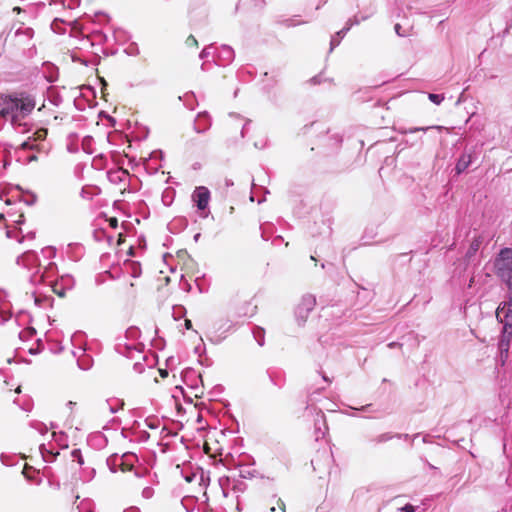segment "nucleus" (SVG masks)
I'll use <instances>...</instances> for the list:
<instances>
[{
  "label": "nucleus",
  "mask_w": 512,
  "mask_h": 512,
  "mask_svg": "<svg viewBox=\"0 0 512 512\" xmlns=\"http://www.w3.org/2000/svg\"><path fill=\"white\" fill-rule=\"evenodd\" d=\"M36 101L33 95L26 92L2 94L0 96V117L9 122L19 133L29 131L26 118L35 109Z\"/></svg>",
  "instance_id": "1"
},
{
  "label": "nucleus",
  "mask_w": 512,
  "mask_h": 512,
  "mask_svg": "<svg viewBox=\"0 0 512 512\" xmlns=\"http://www.w3.org/2000/svg\"><path fill=\"white\" fill-rule=\"evenodd\" d=\"M9 47L13 56L19 61L31 62L38 54L34 29L25 22H19L14 26Z\"/></svg>",
  "instance_id": "2"
},
{
  "label": "nucleus",
  "mask_w": 512,
  "mask_h": 512,
  "mask_svg": "<svg viewBox=\"0 0 512 512\" xmlns=\"http://www.w3.org/2000/svg\"><path fill=\"white\" fill-rule=\"evenodd\" d=\"M17 264L30 272L29 281L34 286L49 280L57 269L53 262H49L43 267L40 257L35 251L24 252L17 258Z\"/></svg>",
  "instance_id": "3"
},
{
  "label": "nucleus",
  "mask_w": 512,
  "mask_h": 512,
  "mask_svg": "<svg viewBox=\"0 0 512 512\" xmlns=\"http://www.w3.org/2000/svg\"><path fill=\"white\" fill-rule=\"evenodd\" d=\"M181 378L183 383L190 390V395L185 392L182 386H176V392L181 393L189 402H192V397L201 398L203 396L204 385L200 373L193 368H186L182 371Z\"/></svg>",
  "instance_id": "4"
},
{
  "label": "nucleus",
  "mask_w": 512,
  "mask_h": 512,
  "mask_svg": "<svg viewBox=\"0 0 512 512\" xmlns=\"http://www.w3.org/2000/svg\"><path fill=\"white\" fill-rule=\"evenodd\" d=\"M497 275L507 284L512 286V249L503 248L495 259Z\"/></svg>",
  "instance_id": "5"
},
{
  "label": "nucleus",
  "mask_w": 512,
  "mask_h": 512,
  "mask_svg": "<svg viewBox=\"0 0 512 512\" xmlns=\"http://www.w3.org/2000/svg\"><path fill=\"white\" fill-rule=\"evenodd\" d=\"M71 341L73 345L75 346L76 343L78 344L77 347H75V350L72 351L73 356L77 359V365L81 370H89L93 366V358L86 353V349L82 347L83 342V334L81 332L75 333Z\"/></svg>",
  "instance_id": "6"
},
{
  "label": "nucleus",
  "mask_w": 512,
  "mask_h": 512,
  "mask_svg": "<svg viewBox=\"0 0 512 512\" xmlns=\"http://www.w3.org/2000/svg\"><path fill=\"white\" fill-rule=\"evenodd\" d=\"M234 327L235 323L229 319H221L215 322L209 340L214 344L221 343L227 337V333L233 330Z\"/></svg>",
  "instance_id": "7"
},
{
  "label": "nucleus",
  "mask_w": 512,
  "mask_h": 512,
  "mask_svg": "<svg viewBox=\"0 0 512 512\" xmlns=\"http://www.w3.org/2000/svg\"><path fill=\"white\" fill-rule=\"evenodd\" d=\"M315 305L316 298L313 295L307 294L302 297L295 309V317L299 325H303L306 322L309 313L314 309Z\"/></svg>",
  "instance_id": "8"
},
{
  "label": "nucleus",
  "mask_w": 512,
  "mask_h": 512,
  "mask_svg": "<svg viewBox=\"0 0 512 512\" xmlns=\"http://www.w3.org/2000/svg\"><path fill=\"white\" fill-rule=\"evenodd\" d=\"M192 198L200 211V217H208L209 211L206 210L210 200V191L204 186H199L194 190Z\"/></svg>",
  "instance_id": "9"
},
{
  "label": "nucleus",
  "mask_w": 512,
  "mask_h": 512,
  "mask_svg": "<svg viewBox=\"0 0 512 512\" xmlns=\"http://www.w3.org/2000/svg\"><path fill=\"white\" fill-rule=\"evenodd\" d=\"M134 455L124 454L122 456H118L117 454L111 455L107 458L106 464L109 470L112 473L118 471V469L122 471H128L133 468V464L129 463L130 459H133Z\"/></svg>",
  "instance_id": "10"
},
{
  "label": "nucleus",
  "mask_w": 512,
  "mask_h": 512,
  "mask_svg": "<svg viewBox=\"0 0 512 512\" xmlns=\"http://www.w3.org/2000/svg\"><path fill=\"white\" fill-rule=\"evenodd\" d=\"M143 347V344L140 342L130 341L128 344H125V338L118 337L116 339L115 348L117 352L128 358H134L135 354H141Z\"/></svg>",
  "instance_id": "11"
},
{
  "label": "nucleus",
  "mask_w": 512,
  "mask_h": 512,
  "mask_svg": "<svg viewBox=\"0 0 512 512\" xmlns=\"http://www.w3.org/2000/svg\"><path fill=\"white\" fill-rule=\"evenodd\" d=\"M503 328L498 342L501 360L504 362L508 358L510 342L512 339V323H502Z\"/></svg>",
  "instance_id": "12"
},
{
  "label": "nucleus",
  "mask_w": 512,
  "mask_h": 512,
  "mask_svg": "<svg viewBox=\"0 0 512 512\" xmlns=\"http://www.w3.org/2000/svg\"><path fill=\"white\" fill-rule=\"evenodd\" d=\"M496 318L500 323H512V285L508 287L507 300L496 309Z\"/></svg>",
  "instance_id": "13"
},
{
  "label": "nucleus",
  "mask_w": 512,
  "mask_h": 512,
  "mask_svg": "<svg viewBox=\"0 0 512 512\" xmlns=\"http://www.w3.org/2000/svg\"><path fill=\"white\" fill-rule=\"evenodd\" d=\"M51 290L58 296L64 297L67 290H71L74 286V279L70 275H63L59 280H49Z\"/></svg>",
  "instance_id": "14"
},
{
  "label": "nucleus",
  "mask_w": 512,
  "mask_h": 512,
  "mask_svg": "<svg viewBox=\"0 0 512 512\" xmlns=\"http://www.w3.org/2000/svg\"><path fill=\"white\" fill-rule=\"evenodd\" d=\"M44 5L42 3L35 4V5H29L25 8L15 7L13 10L16 11L18 14L23 13L22 21L27 24L29 22V19H36L39 14V10L43 8Z\"/></svg>",
  "instance_id": "15"
},
{
  "label": "nucleus",
  "mask_w": 512,
  "mask_h": 512,
  "mask_svg": "<svg viewBox=\"0 0 512 512\" xmlns=\"http://www.w3.org/2000/svg\"><path fill=\"white\" fill-rule=\"evenodd\" d=\"M234 50L228 45H222L216 55V63L221 66L230 64L234 59Z\"/></svg>",
  "instance_id": "16"
},
{
  "label": "nucleus",
  "mask_w": 512,
  "mask_h": 512,
  "mask_svg": "<svg viewBox=\"0 0 512 512\" xmlns=\"http://www.w3.org/2000/svg\"><path fill=\"white\" fill-rule=\"evenodd\" d=\"M26 296L28 299L33 300L35 306L39 308H46L52 304V298L40 293L37 289L33 290L31 293L27 292Z\"/></svg>",
  "instance_id": "17"
},
{
  "label": "nucleus",
  "mask_w": 512,
  "mask_h": 512,
  "mask_svg": "<svg viewBox=\"0 0 512 512\" xmlns=\"http://www.w3.org/2000/svg\"><path fill=\"white\" fill-rule=\"evenodd\" d=\"M211 126V118L207 112H200L194 122V130L197 133H204Z\"/></svg>",
  "instance_id": "18"
},
{
  "label": "nucleus",
  "mask_w": 512,
  "mask_h": 512,
  "mask_svg": "<svg viewBox=\"0 0 512 512\" xmlns=\"http://www.w3.org/2000/svg\"><path fill=\"white\" fill-rule=\"evenodd\" d=\"M372 14L373 11H371V13L368 15H363L361 17H359L358 15H354L353 17L349 18L346 22L345 27L337 32V36L344 37L352 26L360 24L362 21L368 19Z\"/></svg>",
  "instance_id": "19"
},
{
  "label": "nucleus",
  "mask_w": 512,
  "mask_h": 512,
  "mask_svg": "<svg viewBox=\"0 0 512 512\" xmlns=\"http://www.w3.org/2000/svg\"><path fill=\"white\" fill-rule=\"evenodd\" d=\"M39 450L44 461L46 462H53L59 454V452L55 450V448L50 443L48 445L41 444Z\"/></svg>",
  "instance_id": "20"
},
{
  "label": "nucleus",
  "mask_w": 512,
  "mask_h": 512,
  "mask_svg": "<svg viewBox=\"0 0 512 512\" xmlns=\"http://www.w3.org/2000/svg\"><path fill=\"white\" fill-rule=\"evenodd\" d=\"M472 154L471 153H464L461 155V157L458 159L455 171L457 174L463 173L472 163Z\"/></svg>",
  "instance_id": "21"
},
{
  "label": "nucleus",
  "mask_w": 512,
  "mask_h": 512,
  "mask_svg": "<svg viewBox=\"0 0 512 512\" xmlns=\"http://www.w3.org/2000/svg\"><path fill=\"white\" fill-rule=\"evenodd\" d=\"M124 270L133 278H138L142 274L141 265L136 261H126L124 263Z\"/></svg>",
  "instance_id": "22"
},
{
  "label": "nucleus",
  "mask_w": 512,
  "mask_h": 512,
  "mask_svg": "<svg viewBox=\"0 0 512 512\" xmlns=\"http://www.w3.org/2000/svg\"><path fill=\"white\" fill-rule=\"evenodd\" d=\"M100 193V189L93 185H86L83 186L80 191L81 198L85 200H92L94 196L98 195Z\"/></svg>",
  "instance_id": "23"
},
{
  "label": "nucleus",
  "mask_w": 512,
  "mask_h": 512,
  "mask_svg": "<svg viewBox=\"0 0 512 512\" xmlns=\"http://www.w3.org/2000/svg\"><path fill=\"white\" fill-rule=\"evenodd\" d=\"M402 436H404L405 438L408 437L407 434L405 435H401V434H392V433H383V434H380L374 438L371 439V442H374L376 444H381V443H385L395 437L397 438H401Z\"/></svg>",
  "instance_id": "24"
},
{
  "label": "nucleus",
  "mask_w": 512,
  "mask_h": 512,
  "mask_svg": "<svg viewBox=\"0 0 512 512\" xmlns=\"http://www.w3.org/2000/svg\"><path fill=\"white\" fill-rule=\"evenodd\" d=\"M53 441L57 444V446L60 449H67L68 448V439L67 435L63 432H53L52 433Z\"/></svg>",
  "instance_id": "25"
},
{
  "label": "nucleus",
  "mask_w": 512,
  "mask_h": 512,
  "mask_svg": "<svg viewBox=\"0 0 512 512\" xmlns=\"http://www.w3.org/2000/svg\"><path fill=\"white\" fill-rule=\"evenodd\" d=\"M140 335V330L135 326H131L126 329L125 334L122 337L125 338V340L138 342Z\"/></svg>",
  "instance_id": "26"
},
{
  "label": "nucleus",
  "mask_w": 512,
  "mask_h": 512,
  "mask_svg": "<svg viewBox=\"0 0 512 512\" xmlns=\"http://www.w3.org/2000/svg\"><path fill=\"white\" fill-rule=\"evenodd\" d=\"M252 334L259 346H263L265 343V331L259 326H255L252 330Z\"/></svg>",
  "instance_id": "27"
},
{
  "label": "nucleus",
  "mask_w": 512,
  "mask_h": 512,
  "mask_svg": "<svg viewBox=\"0 0 512 512\" xmlns=\"http://www.w3.org/2000/svg\"><path fill=\"white\" fill-rule=\"evenodd\" d=\"M320 395V389L315 390L314 392L310 393L307 397L306 402V410L309 411H316L314 408V403L318 400V396Z\"/></svg>",
  "instance_id": "28"
},
{
  "label": "nucleus",
  "mask_w": 512,
  "mask_h": 512,
  "mask_svg": "<svg viewBox=\"0 0 512 512\" xmlns=\"http://www.w3.org/2000/svg\"><path fill=\"white\" fill-rule=\"evenodd\" d=\"M316 416H317V418L315 419V427H316V433H317L316 438L318 439L320 437V434H321V436H324V434H325L324 431H321V427L319 426L320 421L322 422V424L325 428H326V425H325L324 413L321 410H318L316 412Z\"/></svg>",
  "instance_id": "29"
},
{
  "label": "nucleus",
  "mask_w": 512,
  "mask_h": 512,
  "mask_svg": "<svg viewBox=\"0 0 512 512\" xmlns=\"http://www.w3.org/2000/svg\"><path fill=\"white\" fill-rule=\"evenodd\" d=\"M78 512H94V504L93 501L86 498L80 501L77 506Z\"/></svg>",
  "instance_id": "30"
},
{
  "label": "nucleus",
  "mask_w": 512,
  "mask_h": 512,
  "mask_svg": "<svg viewBox=\"0 0 512 512\" xmlns=\"http://www.w3.org/2000/svg\"><path fill=\"white\" fill-rule=\"evenodd\" d=\"M277 23L284 27L290 28V27H296L298 25L304 24V23H306V21H300L295 18H286V19L278 20Z\"/></svg>",
  "instance_id": "31"
},
{
  "label": "nucleus",
  "mask_w": 512,
  "mask_h": 512,
  "mask_svg": "<svg viewBox=\"0 0 512 512\" xmlns=\"http://www.w3.org/2000/svg\"><path fill=\"white\" fill-rule=\"evenodd\" d=\"M122 406L123 403L117 399L113 400L112 402L106 401L104 404V408H107L111 413H116Z\"/></svg>",
  "instance_id": "32"
},
{
  "label": "nucleus",
  "mask_w": 512,
  "mask_h": 512,
  "mask_svg": "<svg viewBox=\"0 0 512 512\" xmlns=\"http://www.w3.org/2000/svg\"><path fill=\"white\" fill-rule=\"evenodd\" d=\"M20 147L23 150H34L38 149V144L34 141L32 137H29L27 140L21 143Z\"/></svg>",
  "instance_id": "33"
},
{
  "label": "nucleus",
  "mask_w": 512,
  "mask_h": 512,
  "mask_svg": "<svg viewBox=\"0 0 512 512\" xmlns=\"http://www.w3.org/2000/svg\"><path fill=\"white\" fill-rule=\"evenodd\" d=\"M133 437V440L136 442H146L149 439L150 435L148 432L140 430L138 432H135L133 434Z\"/></svg>",
  "instance_id": "34"
},
{
  "label": "nucleus",
  "mask_w": 512,
  "mask_h": 512,
  "mask_svg": "<svg viewBox=\"0 0 512 512\" xmlns=\"http://www.w3.org/2000/svg\"><path fill=\"white\" fill-rule=\"evenodd\" d=\"M41 254L45 259H52L56 255V249L54 247H45L41 250Z\"/></svg>",
  "instance_id": "35"
},
{
  "label": "nucleus",
  "mask_w": 512,
  "mask_h": 512,
  "mask_svg": "<svg viewBox=\"0 0 512 512\" xmlns=\"http://www.w3.org/2000/svg\"><path fill=\"white\" fill-rule=\"evenodd\" d=\"M32 428H34L36 431H38L40 434H46L49 430V428L42 422H33L31 423Z\"/></svg>",
  "instance_id": "36"
},
{
  "label": "nucleus",
  "mask_w": 512,
  "mask_h": 512,
  "mask_svg": "<svg viewBox=\"0 0 512 512\" xmlns=\"http://www.w3.org/2000/svg\"><path fill=\"white\" fill-rule=\"evenodd\" d=\"M47 136V130L46 129H38L33 133V139L37 143L38 141H42Z\"/></svg>",
  "instance_id": "37"
},
{
  "label": "nucleus",
  "mask_w": 512,
  "mask_h": 512,
  "mask_svg": "<svg viewBox=\"0 0 512 512\" xmlns=\"http://www.w3.org/2000/svg\"><path fill=\"white\" fill-rule=\"evenodd\" d=\"M95 473L96 472L94 468L84 469L81 478L83 479V481H90L94 478Z\"/></svg>",
  "instance_id": "38"
},
{
  "label": "nucleus",
  "mask_w": 512,
  "mask_h": 512,
  "mask_svg": "<svg viewBox=\"0 0 512 512\" xmlns=\"http://www.w3.org/2000/svg\"><path fill=\"white\" fill-rule=\"evenodd\" d=\"M428 98L431 102H433L434 104L436 105H439L442 103V101L444 100V95L443 94H434V93H429L428 94Z\"/></svg>",
  "instance_id": "39"
},
{
  "label": "nucleus",
  "mask_w": 512,
  "mask_h": 512,
  "mask_svg": "<svg viewBox=\"0 0 512 512\" xmlns=\"http://www.w3.org/2000/svg\"><path fill=\"white\" fill-rule=\"evenodd\" d=\"M71 456H72L74 461L78 462L79 465H83L84 464V459H83V456L81 454L80 449H74L71 452Z\"/></svg>",
  "instance_id": "40"
},
{
  "label": "nucleus",
  "mask_w": 512,
  "mask_h": 512,
  "mask_svg": "<svg viewBox=\"0 0 512 512\" xmlns=\"http://www.w3.org/2000/svg\"><path fill=\"white\" fill-rule=\"evenodd\" d=\"M154 495V489L152 487H145L143 488L142 492H141V496L144 498V499H151Z\"/></svg>",
  "instance_id": "41"
},
{
  "label": "nucleus",
  "mask_w": 512,
  "mask_h": 512,
  "mask_svg": "<svg viewBox=\"0 0 512 512\" xmlns=\"http://www.w3.org/2000/svg\"><path fill=\"white\" fill-rule=\"evenodd\" d=\"M342 38L343 37L337 36V33L332 36L330 41V52H332L340 44Z\"/></svg>",
  "instance_id": "42"
},
{
  "label": "nucleus",
  "mask_w": 512,
  "mask_h": 512,
  "mask_svg": "<svg viewBox=\"0 0 512 512\" xmlns=\"http://www.w3.org/2000/svg\"><path fill=\"white\" fill-rule=\"evenodd\" d=\"M213 49H214L213 45H209V46L205 47L199 55L200 59H205V58L209 57L212 54L211 50H213Z\"/></svg>",
  "instance_id": "43"
},
{
  "label": "nucleus",
  "mask_w": 512,
  "mask_h": 512,
  "mask_svg": "<svg viewBox=\"0 0 512 512\" xmlns=\"http://www.w3.org/2000/svg\"><path fill=\"white\" fill-rule=\"evenodd\" d=\"M394 30L396 32V34L400 37H406L408 36V31L403 29L402 26L400 24H396L394 26Z\"/></svg>",
  "instance_id": "44"
},
{
  "label": "nucleus",
  "mask_w": 512,
  "mask_h": 512,
  "mask_svg": "<svg viewBox=\"0 0 512 512\" xmlns=\"http://www.w3.org/2000/svg\"><path fill=\"white\" fill-rule=\"evenodd\" d=\"M36 333V330L34 328H29L27 329L26 331H22L20 333V338H23V337H31L33 336L34 334Z\"/></svg>",
  "instance_id": "45"
},
{
  "label": "nucleus",
  "mask_w": 512,
  "mask_h": 512,
  "mask_svg": "<svg viewBox=\"0 0 512 512\" xmlns=\"http://www.w3.org/2000/svg\"><path fill=\"white\" fill-rule=\"evenodd\" d=\"M127 53L130 55H137L139 53L138 47L135 44H132L127 49Z\"/></svg>",
  "instance_id": "46"
},
{
  "label": "nucleus",
  "mask_w": 512,
  "mask_h": 512,
  "mask_svg": "<svg viewBox=\"0 0 512 512\" xmlns=\"http://www.w3.org/2000/svg\"><path fill=\"white\" fill-rule=\"evenodd\" d=\"M187 46H197L198 42L194 36L190 35L186 40Z\"/></svg>",
  "instance_id": "47"
},
{
  "label": "nucleus",
  "mask_w": 512,
  "mask_h": 512,
  "mask_svg": "<svg viewBox=\"0 0 512 512\" xmlns=\"http://www.w3.org/2000/svg\"><path fill=\"white\" fill-rule=\"evenodd\" d=\"M400 510L402 512H415V507L411 504H406Z\"/></svg>",
  "instance_id": "48"
},
{
  "label": "nucleus",
  "mask_w": 512,
  "mask_h": 512,
  "mask_svg": "<svg viewBox=\"0 0 512 512\" xmlns=\"http://www.w3.org/2000/svg\"><path fill=\"white\" fill-rule=\"evenodd\" d=\"M250 120H246L242 129H241V136L244 137L245 136V133H246V130H247V127L248 125L250 124Z\"/></svg>",
  "instance_id": "49"
},
{
  "label": "nucleus",
  "mask_w": 512,
  "mask_h": 512,
  "mask_svg": "<svg viewBox=\"0 0 512 512\" xmlns=\"http://www.w3.org/2000/svg\"><path fill=\"white\" fill-rule=\"evenodd\" d=\"M195 477H196V474H195V473H191V474H189V475H185V476H184L185 480H186L188 483L192 482V481L195 479Z\"/></svg>",
  "instance_id": "50"
},
{
  "label": "nucleus",
  "mask_w": 512,
  "mask_h": 512,
  "mask_svg": "<svg viewBox=\"0 0 512 512\" xmlns=\"http://www.w3.org/2000/svg\"><path fill=\"white\" fill-rule=\"evenodd\" d=\"M109 224L112 228H116L117 225H118V220L116 218H110L109 219Z\"/></svg>",
  "instance_id": "51"
},
{
  "label": "nucleus",
  "mask_w": 512,
  "mask_h": 512,
  "mask_svg": "<svg viewBox=\"0 0 512 512\" xmlns=\"http://www.w3.org/2000/svg\"><path fill=\"white\" fill-rule=\"evenodd\" d=\"M156 157L161 158L162 157V152L161 151H154V152L151 153L150 159H153V158H156Z\"/></svg>",
  "instance_id": "52"
},
{
  "label": "nucleus",
  "mask_w": 512,
  "mask_h": 512,
  "mask_svg": "<svg viewBox=\"0 0 512 512\" xmlns=\"http://www.w3.org/2000/svg\"><path fill=\"white\" fill-rule=\"evenodd\" d=\"M146 472L147 471L145 469H143L141 471L140 470H135V476L136 477H143L146 474Z\"/></svg>",
  "instance_id": "53"
},
{
  "label": "nucleus",
  "mask_w": 512,
  "mask_h": 512,
  "mask_svg": "<svg viewBox=\"0 0 512 512\" xmlns=\"http://www.w3.org/2000/svg\"><path fill=\"white\" fill-rule=\"evenodd\" d=\"M123 512H140L138 507L132 506L127 509H125Z\"/></svg>",
  "instance_id": "54"
},
{
  "label": "nucleus",
  "mask_w": 512,
  "mask_h": 512,
  "mask_svg": "<svg viewBox=\"0 0 512 512\" xmlns=\"http://www.w3.org/2000/svg\"><path fill=\"white\" fill-rule=\"evenodd\" d=\"M426 130V128H411L409 131H402V133H414V132H417V131H424Z\"/></svg>",
  "instance_id": "55"
},
{
  "label": "nucleus",
  "mask_w": 512,
  "mask_h": 512,
  "mask_svg": "<svg viewBox=\"0 0 512 512\" xmlns=\"http://www.w3.org/2000/svg\"><path fill=\"white\" fill-rule=\"evenodd\" d=\"M35 201H36V197H35L34 195H32V196H31V199H28V200L26 201V203H27L28 205H32V204H34V203H35Z\"/></svg>",
  "instance_id": "56"
},
{
  "label": "nucleus",
  "mask_w": 512,
  "mask_h": 512,
  "mask_svg": "<svg viewBox=\"0 0 512 512\" xmlns=\"http://www.w3.org/2000/svg\"><path fill=\"white\" fill-rule=\"evenodd\" d=\"M8 320V317L5 316L3 313H0V323L3 324Z\"/></svg>",
  "instance_id": "57"
},
{
  "label": "nucleus",
  "mask_w": 512,
  "mask_h": 512,
  "mask_svg": "<svg viewBox=\"0 0 512 512\" xmlns=\"http://www.w3.org/2000/svg\"><path fill=\"white\" fill-rule=\"evenodd\" d=\"M185 327H186V329H191V327H192V322H191L190 320H188V319H187V320H185Z\"/></svg>",
  "instance_id": "58"
},
{
  "label": "nucleus",
  "mask_w": 512,
  "mask_h": 512,
  "mask_svg": "<svg viewBox=\"0 0 512 512\" xmlns=\"http://www.w3.org/2000/svg\"><path fill=\"white\" fill-rule=\"evenodd\" d=\"M15 222L17 224H22L24 222V216L23 215H19V219L15 220Z\"/></svg>",
  "instance_id": "59"
},
{
  "label": "nucleus",
  "mask_w": 512,
  "mask_h": 512,
  "mask_svg": "<svg viewBox=\"0 0 512 512\" xmlns=\"http://www.w3.org/2000/svg\"><path fill=\"white\" fill-rule=\"evenodd\" d=\"M160 375L161 377L165 378L168 376V371L167 370H160Z\"/></svg>",
  "instance_id": "60"
},
{
  "label": "nucleus",
  "mask_w": 512,
  "mask_h": 512,
  "mask_svg": "<svg viewBox=\"0 0 512 512\" xmlns=\"http://www.w3.org/2000/svg\"><path fill=\"white\" fill-rule=\"evenodd\" d=\"M200 236H201V234H200V233L195 234V236H194V240H195V241H198V240H199V238H200Z\"/></svg>",
  "instance_id": "61"
},
{
  "label": "nucleus",
  "mask_w": 512,
  "mask_h": 512,
  "mask_svg": "<svg viewBox=\"0 0 512 512\" xmlns=\"http://www.w3.org/2000/svg\"><path fill=\"white\" fill-rule=\"evenodd\" d=\"M201 69H202L203 71H205V70H206V63H203V64L201 65Z\"/></svg>",
  "instance_id": "62"
},
{
  "label": "nucleus",
  "mask_w": 512,
  "mask_h": 512,
  "mask_svg": "<svg viewBox=\"0 0 512 512\" xmlns=\"http://www.w3.org/2000/svg\"><path fill=\"white\" fill-rule=\"evenodd\" d=\"M323 379H324V381H326V382H330V380H329L325 375L323 376Z\"/></svg>",
  "instance_id": "63"
},
{
  "label": "nucleus",
  "mask_w": 512,
  "mask_h": 512,
  "mask_svg": "<svg viewBox=\"0 0 512 512\" xmlns=\"http://www.w3.org/2000/svg\"><path fill=\"white\" fill-rule=\"evenodd\" d=\"M238 9H239V4H237L236 7H235V13L238 12Z\"/></svg>",
  "instance_id": "64"
}]
</instances>
